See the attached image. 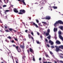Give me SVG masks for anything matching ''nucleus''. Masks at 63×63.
Here are the masks:
<instances>
[{
	"mask_svg": "<svg viewBox=\"0 0 63 63\" xmlns=\"http://www.w3.org/2000/svg\"><path fill=\"white\" fill-rule=\"evenodd\" d=\"M63 24V22L62 21L59 20L57 21H56V23L54 24V26L56 27L57 24Z\"/></svg>",
	"mask_w": 63,
	"mask_h": 63,
	"instance_id": "f257e3e1",
	"label": "nucleus"
},
{
	"mask_svg": "<svg viewBox=\"0 0 63 63\" xmlns=\"http://www.w3.org/2000/svg\"><path fill=\"white\" fill-rule=\"evenodd\" d=\"M20 12L18 13L19 15H22L25 13V10L23 9H21L19 11Z\"/></svg>",
	"mask_w": 63,
	"mask_h": 63,
	"instance_id": "f03ea898",
	"label": "nucleus"
},
{
	"mask_svg": "<svg viewBox=\"0 0 63 63\" xmlns=\"http://www.w3.org/2000/svg\"><path fill=\"white\" fill-rule=\"evenodd\" d=\"M15 48L18 52H20L21 51V49L20 48H18V46H16Z\"/></svg>",
	"mask_w": 63,
	"mask_h": 63,
	"instance_id": "7ed1b4c3",
	"label": "nucleus"
},
{
	"mask_svg": "<svg viewBox=\"0 0 63 63\" xmlns=\"http://www.w3.org/2000/svg\"><path fill=\"white\" fill-rule=\"evenodd\" d=\"M8 29L9 31L8 30H5V32H9L10 31V32H12V31L13 30V29L12 28H9Z\"/></svg>",
	"mask_w": 63,
	"mask_h": 63,
	"instance_id": "20e7f679",
	"label": "nucleus"
},
{
	"mask_svg": "<svg viewBox=\"0 0 63 63\" xmlns=\"http://www.w3.org/2000/svg\"><path fill=\"white\" fill-rule=\"evenodd\" d=\"M55 47H56L55 50L56 51V52H58V51H60V50L59 49L60 48H58V46H55Z\"/></svg>",
	"mask_w": 63,
	"mask_h": 63,
	"instance_id": "39448f33",
	"label": "nucleus"
},
{
	"mask_svg": "<svg viewBox=\"0 0 63 63\" xmlns=\"http://www.w3.org/2000/svg\"><path fill=\"white\" fill-rule=\"evenodd\" d=\"M31 24H33V25L36 27V28H38V26L35 23H34L33 22H31Z\"/></svg>",
	"mask_w": 63,
	"mask_h": 63,
	"instance_id": "423d86ee",
	"label": "nucleus"
},
{
	"mask_svg": "<svg viewBox=\"0 0 63 63\" xmlns=\"http://www.w3.org/2000/svg\"><path fill=\"white\" fill-rule=\"evenodd\" d=\"M51 18L50 16H47L45 17L46 19H47L48 20H49Z\"/></svg>",
	"mask_w": 63,
	"mask_h": 63,
	"instance_id": "0eeeda50",
	"label": "nucleus"
},
{
	"mask_svg": "<svg viewBox=\"0 0 63 63\" xmlns=\"http://www.w3.org/2000/svg\"><path fill=\"white\" fill-rule=\"evenodd\" d=\"M16 10H17V9L16 8H14V11L15 13H17L18 12V11Z\"/></svg>",
	"mask_w": 63,
	"mask_h": 63,
	"instance_id": "6e6552de",
	"label": "nucleus"
},
{
	"mask_svg": "<svg viewBox=\"0 0 63 63\" xmlns=\"http://www.w3.org/2000/svg\"><path fill=\"white\" fill-rule=\"evenodd\" d=\"M49 43H50L51 45H53V42L51 40H49Z\"/></svg>",
	"mask_w": 63,
	"mask_h": 63,
	"instance_id": "1a4fd4ad",
	"label": "nucleus"
},
{
	"mask_svg": "<svg viewBox=\"0 0 63 63\" xmlns=\"http://www.w3.org/2000/svg\"><path fill=\"white\" fill-rule=\"evenodd\" d=\"M30 51L31 52H32V53H34V51L31 48H29Z\"/></svg>",
	"mask_w": 63,
	"mask_h": 63,
	"instance_id": "9d476101",
	"label": "nucleus"
},
{
	"mask_svg": "<svg viewBox=\"0 0 63 63\" xmlns=\"http://www.w3.org/2000/svg\"><path fill=\"white\" fill-rule=\"evenodd\" d=\"M58 48H61V49H63V46L61 45L60 46H59L58 47Z\"/></svg>",
	"mask_w": 63,
	"mask_h": 63,
	"instance_id": "9b49d317",
	"label": "nucleus"
},
{
	"mask_svg": "<svg viewBox=\"0 0 63 63\" xmlns=\"http://www.w3.org/2000/svg\"><path fill=\"white\" fill-rule=\"evenodd\" d=\"M20 47L21 48H24V45H20Z\"/></svg>",
	"mask_w": 63,
	"mask_h": 63,
	"instance_id": "f8f14e48",
	"label": "nucleus"
},
{
	"mask_svg": "<svg viewBox=\"0 0 63 63\" xmlns=\"http://www.w3.org/2000/svg\"><path fill=\"white\" fill-rule=\"evenodd\" d=\"M56 43L57 44H61V43L59 41H56Z\"/></svg>",
	"mask_w": 63,
	"mask_h": 63,
	"instance_id": "ddd939ff",
	"label": "nucleus"
},
{
	"mask_svg": "<svg viewBox=\"0 0 63 63\" xmlns=\"http://www.w3.org/2000/svg\"><path fill=\"white\" fill-rule=\"evenodd\" d=\"M18 0L19 2H20V3H21L22 2H24V0Z\"/></svg>",
	"mask_w": 63,
	"mask_h": 63,
	"instance_id": "4468645a",
	"label": "nucleus"
},
{
	"mask_svg": "<svg viewBox=\"0 0 63 63\" xmlns=\"http://www.w3.org/2000/svg\"><path fill=\"white\" fill-rule=\"evenodd\" d=\"M57 31V28H54V32H56Z\"/></svg>",
	"mask_w": 63,
	"mask_h": 63,
	"instance_id": "2eb2a0df",
	"label": "nucleus"
},
{
	"mask_svg": "<svg viewBox=\"0 0 63 63\" xmlns=\"http://www.w3.org/2000/svg\"><path fill=\"white\" fill-rule=\"evenodd\" d=\"M51 8H53L54 9H57V7L56 6H54L53 7H51Z\"/></svg>",
	"mask_w": 63,
	"mask_h": 63,
	"instance_id": "dca6fc26",
	"label": "nucleus"
},
{
	"mask_svg": "<svg viewBox=\"0 0 63 63\" xmlns=\"http://www.w3.org/2000/svg\"><path fill=\"white\" fill-rule=\"evenodd\" d=\"M32 60L33 61H35V57H34V56H33V58H32Z\"/></svg>",
	"mask_w": 63,
	"mask_h": 63,
	"instance_id": "f3484780",
	"label": "nucleus"
},
{
	"mask_svg": "<svg viewBox=\"0 0 63 63\" xmlns=\"http://www.w3.org/2000/svg\"><path fill=\"white\" fill-rule=\"evenodd\" d=\"M49 34V33L48 32H46V36H48Z\"/></svg>",
	"mask_w": 63,
	"mask_h": 63,
	"instance_id": "a211bd4d",
	"label": "nucleus"
},
{
	"mask_svg": "<svg viewBox=\"0 0 63 63\" xmlns=\"http://www.w3.org/2000/svg\"><path fill=\"white\" fill-rule=\"evenodd\" d=\"M29 37V39H31V38L32 37V36L30 35V34H28Z\"/></svg>",
	"mask_w": 63,
	"mask_h": 63,
	"instance_id": "6ab92c4d",
	"label": "nucleus"
},
{
	"mask_svg": "<svg viewBox=\"0 0 63 63\" xmlns=\"http://www.w3.org/2000/svg\"><path fill=\"white\" fill-rule=\"evenodd\" d=\"M59 35H62V32L61 31H60L59 32Z\"/></svg>",
	"mask_w": 63,
	"mask_h": 63,
	"instance_id": "aec40b11",
	"label": "nucleus"
},
{
	"mask_svg": "<svg viewBox=\"0 0 63 63\" xmlns=\"http://www.w3.org/2000/svg\"><path fill=\"white\" fill-rule=\"evenodd\" d=\"M47 33H50V30L49 29H48V30H47Z\"/></svg>",
	"mask_w": 63,
	"mask_h": 63,
	"instance_id": "412c9836",
	"label": "nucleus"
},
{
	"mask_svg": "<svg viewBox=\"0 0 63 63\" xmlns=\"http://www.w3.org/2000/svg\"><path fill=\"white\" fill-rule=\"evenodd\" d=\"M59 28H60L61 30H63V27L61 26L60 27H59Z\"/></svg>",
	"mask_w": 63,
	"mask_h": 63,
	"instance_id": "4be33fe9",
	"label": "nucleus"
},
{
	"mask_svg": "<svg viewBox=\"0 0 63 63\" xmlns=\"http://www.w3.org/2000/svg\"><path fill=\"white\" fill-rule=\"evenodd\" d=\"M50 35L47 37V38L49 40H50Z\"/></svg>",
	"mask_w": 63,
	"mask_h": 63,
	"instance_id": "5701e85b",
	"label": "nucleus"
},
{
	"mask_svg": "<svg viewBox=\"0 0 63 63\" xmlns=\"http://www.w3.org/2000/svg\"><path fill=\"white\" fill-rule=\"evenodd\" d=\"M8 55H9V56L11 55V52H9H9H8Z\"/></svg>",
	"mask_w": 63,
	"mask_h": 63,
	"instance_id": "b1692460",
	"label": "nucleus"
},
{
	"mask_svg": "<svg viewBox=\"0 0 63 63\" xmlns=\"http://www.w3.org/2000/svg\"><path fill=\"white\" fill-rule=\"evenodd\" d=\"M7 38L9 39H12V37H11L10 36H9V37H7Z\"/></svg>",
	"mask_w": 63,
	"mask_h": 63,
	"instance_id": "393cba45",
	"label": "nucleus"
},
{
	"mask_svg": "<svg viewBox=\"0 0 63 63\" xmlns=\"http://www.w3.org/2000/svg\"><path fill=\"white\" fill-rule=\"evenodd\" d=\"M2 7L3 8H4L5 7H7V5H4L2 6Z\"/></svg>",
	"mask_w": 63,
	"mask_h": 63,
	"instance_id": "a878e982",
	"label": "nucleus"
},
{
	"mask_svg": "<svg viewBox=\"0 0 63 63\" xmlns=\"http://www.w3.org/2000/svg\"><path fill=\"white\" fill-rule=\"evenodd\" d=\"M18 60L17 59H16V63H18Z\"/></svg>",
	"mask_w": 63,
	"mask_h": 63,
	"instance_id": "bb28decb",
	"label": "nucleus"
},
{
	"mask_svg": "<svg viewBox=\"0 0 63 63\" xmlns=\"http://www.w3.org/2000/svg\"><path fill=\"white\" fill-rule=\"evenodd\" d=\"M45 56H46V57H49V56H48V55L47 54H46L45 55Z\"/></svg>",
	"mask_w": 63,
	"mask_h": 63,
	"instance_id": "cd10ccee",
	"label": "nucleus"
},
{
	"mask_svg": "<svg viewBox=\"0 0 63 63\" xmlns=\"http://www.w3.org/2000/svg\"><path fill=\"white\" fill-rule=\"evenodd\" d=\"M42 23L44 24H47V23L46 22H42Z\"/></svg>",
	"mask_w": 63,
	"mask_h": 63,
	"instance_id": "c85d7f7f",
	"label": "nucleus"
},
{
	"mask_svg": "<svg viewBox=\"0 0 63 63\" xmlns=\"http://www.w3.org/2000/svg\"><path fill=\"white\" fill-rule=\"evenodd\" d=\"M22 3H23L24 5H26V3H25V2L24 1H23V2H22Z\"/></svg>",
	"mask_w": 63,
	"mask_h": 63,
	"instance_id": "c756f323",
	"label": "nucleus"
},
{
	"mask_svg": "<svg viewBox=\"0 0 63 63\" xmlns=\"http://www.w3.org/2000/svg\"><path fill=\"white\" fill-rule=\"evenodd\" d=\"M36 22H37V23H39V21L38 20H37V19L36 20Z\"/></svg>",
	"mask_w": 63,
	"mask_h": 63,
	"instance_id": "7c9ffc66",
	"label": "nucleus"
},
{
	"mask_svg": "<svg viewBox=\"0 0 63 63\" xmlns=\"http://www.w3.org/2000/svg\"><path fill=\"white\" fill-rule=\"evenodd\" d=\"M31 33V34H32L33 36H34V33H33V32H32Z\"/></svg>",
	"mask_w": 63,
	"mask_h": 63,
	"instance_id": "2f4dec72",
	"label": "nucleus"
},
{
	"mask_svg": "<svg viewBox=\"0 0 63 63\" xmlns=\"http://www.w3.org/2000/svg\"><path fill=\"white\" fill-rule=\"evenodd\" d=\"M14 39L15 41H18V40H17V38H14Z\"/></svg>",
	"mask_w": 63,
	"mask_h": 63,
	"instance_id": "473e14b6",
	"label": "nucleus"
},
{
	"mask_svg": "<svg viewBox=\"0 0 63 63\" xmlns=\"http://www.w3.org/2000/svg\"><path fill=\"white\" fill-rule=\"evenodd\" d=\"M47 47H50V46H49V45L48 44H47Z\"/></svg>",
	"mask_w": 63,
	"mask_h": 63,
	"instance_id": "72a5a7b5",
	"label": "nucleus"
},
{
	"mask_svg": "<svg viewBox=\"0 0 63 63\" xmlns=\"http://www.w3.org/2000/svg\"><path fill=\"white\" fill-rule=\"evenodd\" d=\"M51 48H54V46H51Z\"/></svg>",
	"mask_w": 63,
	"mask_h": 63,
	"instance_id": "f704fd0d",
	"label": "nucleus"
},
{
	"mask_svg": "<svg viewBox=\"0 0 63 63\" xmlns=\"http://www.w3.org/2000/svg\"><path fill=\"white\" fill-rule=\"evenodd\" d=\"M6 12H10V10H5Z\"/></svg>",
	"mask_w": 63,
	"mask_h": 63,
	"instance_id": "c9c22d12",
	"label": "nucleus"
},
{
	"mask_svg": "<svg viewBox=\"0 0 63 63\" xmlns=\"http://www.w3.org/2000/svg\"><path fill=\"white\" fill-rule=\"evenodd\" d=\"M12 46L13 47H16V46L15 45H12Z\"/></svg>",
	"mask_w": 63,
	"mask_h": 63,
	"instance_id": "e433bc0d",
	"label": "nucleus"
},
{
	"mask_svg": "<svg viewBox=\"0 0 63 63\" xmlns=\"http://www.w3.org/2000/svg\"><path fill=\"white\" fill-rule=\"evenodd\" d=\"M43 60H44V61H45V60H46V59H45V58L44 57H43Z\"/></svg>",
	"mask_w": 63,
	"mask_h": 63,
	"instance_id": "4c0bfd02",
	"label": "nucleus"
},
{
	"mask_svg": "<svg viewBox=\"0 0 63 63\" xmlns=\"http://www.w3.org/2000/svg\"><path fill=\"white\" fill-rule=\"evenodd\" d=\"M45 41L46 42H48V40H47V39H45Z\"/></svg>",
	"mask_w": 63,
	"mask_h": 63,
	"instance_id": "58836bf2",
	"label": "nucleus"
},
{
	"mask_svg": "<svg viewBox=\"0 0 63 63\" xmlns=\"http://www.w3.org/2000/svg\"><path fill=\"white\" fill-rule=\"evenodd\" d=\"M50 54H51V55H52V54H53V53H52V52L51 51H50Z\"/></svg>",
	"mask_w": 63,
	"mask_h": 63,
	"instance_id": "ea45409f",
	"label": "nucleus"
},
{
	"mask_svg": "<svg viewBox=\"0 0 63 63\" xmlns=\"http://www.w3.org/2000/svg\"><path fill=\"white\" fill-rule=\"evenodd\" d=\"M27 52L28 53V54H29V49L27 50Z\"/></svg>",
	"mask_w": 63,
	"mask_h": 63,
	"instance_id": "a19ab883",
	"label": "nucleus"
},
{
	"mask_svg": "<svg viewBox=\"0 0 63 63\" xmlns=\"http://www.w3.org/2000/svg\"><path fill=\"white\" fill-rule=\"evenodd\" d=\"M41 60H42V59L41 58H39V60L40 61H41Z\"/></svg>",
	"mask_w": 63,
	"mask_h": 63,
	"instance_id": "79ce46f5",
	"label": "nucleus"
},
{
	"mask_svg": "<svg viewBox=\"0 0 63 63\" xmlns=\"http://www.w3.org/2000/svg\"><path fill=\"white\" fill-rule=\"evenodd\" d=\"M37 44H40V42L39 41H37Z\"/></svg>",
	"mask_w": 63,
	"mask_h": 63,
	"instance_id": "37998d69",
	"label": "nucleus"
},
{
	"mask_svg": "<svg viewBox=\"0 0 63 63\" xmlns=\"http://www.w3.org/2000/svg\"><path fill=\"white\" fill-rule=\"evenodd\" d=\"M4 27L5 29H7V28H8V27L7 26H5Z\"/></svg>",
	"mask_w": 63,
	"mask_h": 63,
	"instance_id": "c03bdc74",
	"label": "nucleus"
},
{
	"mask_svg": "<svg viewBox=\"0 0 63 63\" xmlns=\"http://www.w3.org/2000/svg\"><path fill=\"white\" fill-rule=\"evenodd\" d=\"M60 57H61V58H63V56H60Z\"/></svg>",
	"mask_w": 63,
	"mask_h": 63,
	"instance_id": "a18cd8bd",
	"label": "nucleus"
},
{
	"mask_svg": "<svg viewBox=\"0 0 63 63\" xmlns=\"http://www.w3.org/2000/svg\"><path fill=\"white\" fill-rule=\"evenodd\" d=\"M60 62L61 63H63V62L62 61H60Z\"/></svg>",
	"mask_w": 63,
	"mask_h": 63,
	"instance_id": "49530a36",
	"label": "nucleus"
},
{
	"mask_svg": "<svg viewBox=\"0 0 63 63\" xmlns=\"http://www.w3.org/2000/svg\"><path fill=\"white\" fill-rule=\"evenodd\" d=\"M7 12H6V10L5 11V12H4V13H5L6 15H7Z\"/></svg>",
	"mask_w": 63,
	"mask_h": 63,
	"instance_id": "de8ad7c7",
	"label": "nucleus"
},
{
	"mask_svg": "<svg viewBox=\"0 0 63 63\" xmlns=\"http://www.w3.org/2000/svg\"><path fill=\"white\" fill-rule=\"evenodd\" d=\"M13 31H14V32H16V31L15 30H13Z\"/></svg>",
	"mask_w": 63,
	"mask_h": 63,
	"instance_id": "09e8293b",
	"label": "nucleus"
},
{
	"mask_svg": "<svg viewBox=\"0 0 63 63\" xmlns=\"http://www.w3.org/2000/svg\"><path fill=\"white\" fill-rule=\"evenodd\" d=\"M31 38L32 40H33V41H34V38H33V37H32Z\"/></svg>",
	"mask_w": 63,
	"mask_h": 63,
	"instance_id": "8fccbe9b",
	"label": "nucleus"
},
{
	"mask_svg": "<svg viewBox=\"0 0 63 63\" xmlns=\"http://www.w3.org/2000/svg\"><path fill=\"white\" fill-rule=\"evenodd\" d=\"M37 34L38 35H40V33L38 32H37Z\"/></svg>",
	"mask_w": 63,
	"mask_h": 63,
	"instance_id": "3c124183",
	"label": "nucleus"
},
{
	"mask_svg": "<svg viewBox=\"0 0 63 63\" xmlns=\"http://www.w3.org/2000/svg\"><path fill=\"white\" fill-rule=\"evenodd\" d=\"M47 63V62H45L44 61L43 62V63Z\"/></svg>",
	"mask_w": 63,
	"mask_h": 63,
	"instance_id": "603ef678",
	"label": "nucleus"
},
{
	"mask_svg": "<svg viewBox=\"0 0 63 63\" xmlns=\"http://www.w3.org/2000/svg\"><path fill=\"white\" fill-rule=\"evenodd\" d=\"M12 43H14V40H13L11 41Z\"/></svg>",
	"mask_w": 63,
	"mask_h": 63,
	"instance_id": "864d4df0",
	"label": "nucleus"
},
{
	"mask_svg": "<svg viewBox=\"0 0 63 63\" xmlns=\"http://www.w3.org/2000/svg\"><path fill=\"white\" fill-rule=\"evenodd\" d=\"M24 41H26V38H24V40H23Z\"/></svg>",
	"mask_w": 63,
	"mask_h": 63,
	"instance_id": "5fc2aeb1",
	"label": "nucleus"
},
{
	"mask_svg": "<svg viewBox=\"0 0 63 63\" xmlns=\"http://www.w3.org/2000/svg\"><path fill=\"white\" fill-rule=\"evenodd\" d=\"M40 37L41 39H42V38H43V37L42 35L40 36Z\"/></svg>",
	"mask_w": 63,
	"mask_h": 63,
	"instance_id": "6e6d98bb",
	"label": "nucleus"
},
{
	"mask_svg": "<svg viewBox=\"0 0 63 63\" xmlns=\"http://www.w3.org/2000/svg\"><path fill=\"white\" fill-rule=\"evenodd\" d=\"M28 31L27 30H26L25 31V32H26V33H27V31Z\"/></svg>",
	"mask_w": 63,
	"mask_h": 63,
	"instance_id": "4d7b16f0",
	"label": "nucleus"
},
{
	"mask_svg": "<svg viewBox=\"0 0 63 63\" xmlns=\"http://www.w3.org/2000/svg\"><path fill=\"white\" fill-rule=\"evenodd\" d=\"M44 34H46V33L45 32H44Z\"/></svg>",
	"mask_w": 63,
	"mask_h": 63,
	"instance_id": "13d9d810",
	"label": "nucleus"
},
{
	"mask_svg": "<svg viewBox=\"0 0 63 63\" xmlns=\"http://www.w3.org/2000/svg\"><path fill=\"white\" fill-rule=\"evenodd\" d=\"M7 18V16H5V18Z\"/></svg>",
	"mask_w": 63,
	"mask_h": 63,
	"instance_id": "bf43d9fd",
	"label": "nucleus"
},
{
	"mask_svg": "<svg viewBox=\"0 0 63 63\" xmlns=\"http://www.w3.org/2000/svg\"><path fill=\"white\" fill-rule=\"evenodd\" d=\"M41 25V23H39L38 24V25L39 26H40V25Z\"/></svg>",
	"mask_w": 63,
	"mask_h": 63,
	"instance_id": "052dcab7",
	"label": "nucleus"
},
{
	"mask_svg": "<svg viewBox=\"0 0 63 63\" xmlns=\"http://www.w3.org/2000/svg\"><path fill=\"white\" fill-rule=\"evenodd\" d=\"M5 41L6 42H8V40H6Z\"/></svg>",
	"mask_w": 63,
	"mask_h": 63,
	"instance_id": "680f3d73",
	"label": "nucleus"
},
{
	"mask_svg": "<svg viewBox=\"0 0 63 63\" xmlns=\"http://www.w3.org/2000/svg\"><path fill=\"white\" fill-rule=\"evenodd\" d=\"M54 63H57V62H56V61L55 60L54 61Z\"/></svg>",
	"mask_w": 63,
	"mask_h": 63,
	"instance_id": "e2e57ef3",
	"label": "nucleus"
},
{
	"mask_svg": "<svg viewBox=\"0 0 63 63\" xmlns=\"http://www.w3.org/2000/svg\"><path fill=\"white\" fill-rule=\"evenodd\" d=\"M25 28H27V29L28 28H27V27H26V26H25Z\"/></svg>",
	"mask_w": 63,
	"mask_h": 63,
	"instance_id": "0e129e2a",
	"label": "nucleus"
},
{
	"mask_svg": "<svg viewBox=\"0 0 63 63\" xmlns=\"http://www.w3.org/2000/svg\"><path fill=\"white\" fill-rule=\"evenodd\" d=\"M6 1H6L7 3H8V1H9V0H6Z\"/></svg>",
	"mask_w": 63,
	"mask_h": 63,
	"instance_id": "69168bd1",
	"label": "nucleus"
},
{
	"mask_svg": "<svg viewBox=\"0 0 63 63\" xmlns=\"http://www.w3.org/2000/svg\"><path fill=\"white\" fill-rule=\"evenodd\" d=\"M29 19H30V20H31V18H29Z\"/></svg>",
	"mask_w": 63,
	"mask_h": 63,
	"instance_id": "338daca9",
	"label": "nucleus"
},
{
	"mask_svg": "<svg viewBox=\"0 0 63 63\" xmlns=\"http://www.w3.org/2000/svg\"><path fill=\"white\" fill-rule=\"evenodd\" d=\"M3 58H1V60H3Z\"/></svg>",
	"mask_w": 63,
	"mask_h": 63,
	"instance_id": "774afa93",
	"label": "nucleus"
}]
</instances>
